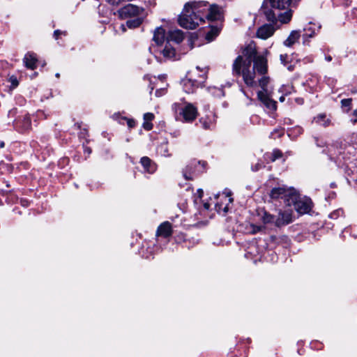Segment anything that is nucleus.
Here are the masks:
<instances>
[{"label":"nucleus","instance_id":"nucleus-22","mask_svg":"<svg viewBox=\"0 0 357 357\" xmlns=\"http://www.w3.org/2000/svg\"><path fill=\"white\" fill-rule=\"evenodd\" d=\"M314 121L316 123L323 126L324 127H326L330 124V120L328 119H326V115L324 114H318L316 117H314Z\"/></svg>","mask_w":357,"mask_h":357},{"label":"nucleus","instance_id":"nucleus-37","mask_svg":"<svg viewBox=\"0 0 357 357\" xmlns=\"http://www.w3.org/2000/svg\"><path fill=\"white\" fill-rule=\"evenodd\" d=\"M127 123H128V126L129 128H133L135 125V122L133 121V120H131V119H128L127 121Z\"/></svg>","mask_w":357,"mask_h":357},{"label":"nucleus","instance_id":"nucleus-2","mask_svg":"<svg viewBox=\"0 0 357 357\" xmlns=\"http://www.w3.org/2000/svg\"><path fill=\"white\" fill-rule=\"evenodd\" d=\"M207 1H193L185 3L182 14L179 16L178 23L181 26L194 29L204 22L202 13L206 10Z\"/></svg>","mask_w":357,"mask_h":357},{"label":"nucleus","instance_id":"nucleus-27","mask_svg":"<svg viewBox=\"0 0 357 357\" xmlns=\"http://www.w3.org/2000/svg\"><path fill=\"white\" fill-rule=\"evenodd\" d=\"M341 103H342V107H344V108L347 107L346 111L348 112L350 109L351 99V98L343 99V100H342Z\"/></svg>","mask_w":357,"mask_h":357},{"label":"nucleus","instance_id":"nucleus-45","mask_svg":"<svg viewBox=\"0 0 357 357\" xmlns=\"http://www.w3.org/2000/svg\"><path fill=\"white\" fill-rule=\"evenodd\" d=\"M288 69H289V70H293V67H292V66H288Z\"/></svg>","mask_w":357,"mask_h":357},{"label":"nucleus","instance_id":"nucleus-12","mask_svg":"<svg viewBox=\"0 0 357 357\" xmlns=\"http://www.w3.org/2000/svg\"><path fill=\"white\" fill-rule=\"evenodd\" d=\"M268 91H258L257 96L259 100L269 109H276V102L270 98Z\"/></svg>","mask_w":357,"mask_h":357},{"label":"nucleus","instance_id":"nucleus-41","mask_svg":"<svg viewBox=\"0 0 357 357\" xmlns=\"http://www.w3.org/2000/svg\"><path fill=\"white\" fill-rule=\"evenodd\" d=\"M326 59L328 61H331L332 60V57L331 56H328L326 57Z\"/></svg>","mask_w":357,"mask_h":357},{"label":"nucleus","instance_id":"nucleus-16","mask_svg":"<svg viewBox=\"0 0 357 357\" xmlns=\"http://www.w3.org/2000/svg\"><path fill=\"white\" fill-rule=\"evenodd\" d=\"M183 33L178 29L169 31L167 36V40L168 43L173 41L176 43H180L181 41H183Z\"/></svg>","mask_w":357,"mask_h":357},{"label":"nucleus","instance_id":"nucleus-8","mask_svg":"<svg viewBox=\"0 0 357 357\" xmlns=\"http://www.w3.org/2000/svg\"><path fill=\"white\" fill-rule=\"evenodd\" d=\"M143 9L133 4H128L119 10V17L122 19H126L139 15L142 13Z\"/></svg>","mask_w":357,"mask_h":357},{"label":"nucleus","instance_id":"nucleus-42","mask_svg":"<svg viewBox=\"0 0 357 357\" xmlns=\"http://www.w3.org/2000/svg\"><path fill=\"white\" fill-rule=\"evenodd\" d=\"M204 208H205L206 209H208V208H209V204H207V203H206V204H204Z\"/></svg>","mask_w":357,"mask_h":357},{"label":"nucleus","instance_id":"nucleus-32","mask_svg":"<svg viewBox=\"0 0 357 357\" xmlns=\"http://www.w3.org/2000/svg\"><path fill=\"white\" fill-rule=\"evenodd\" d=\"M143 128L146 130H150L153 128V124L150 121H144Z\"/></svg>","mask_w":357,"mask_h":357},{"label":"nucleus","instance_id":"nucleus-36","mask_svg":"<svg viewBox=\"0 0 357 357\" xmlns=\"http://www.w3.org/2000/svg\"><path fill=\"white\" fill-rule=\"evenodd\" d=\"M200 122L202 123L203 128L204 129H209L211 128L210 125L206 121H204L202 119L200 120Z\"/></svg>","mask_w":357,"mask_h":357},{"label":"nucleus","instance_id":"nucleus-50","mask_svg":"<svg viewBox=\"0 0 357 357\" xmlns=\"http://www.w3.org/2000/svg\"><path fill=\"white\" fill-rule=\"evenodd\" d=\"M356 121H357V119H354V120H353V123H356Z\"/></svg>","mask_w":357,"mask_h":357},{"label":"nucleus","instance_id":"nucleus-15","mask_svg":"<svg viewBox=\"0 0 357 357\" xmlns=\"http://www.w3.org/2000/svg\"><path fill=\"white\" fill-rule=\"evenodd\" d=\"M172 234V228L170 222L166 221L162 222L158 228L156 234L165 238L169 237Z\"/></svg>","mask_w":357,"mask_h":357},{"label":"nucleus","instance_id":"nucleus-29","mask_svg":"<svg viewBox=\"0 0 357 357\" xmlns=\"http://www.w3.org/2000/svg\"><path fill=\"white\" fill-rule=\"evenodd\" d=\"M280 157H282V153L279 150H274L272 153V155H271V161H275V160H277L278 158H280Z\"/></svg>","mask_w":357,"mask_h":357},{"label":"nucleus","instance_id":"nucleus-35","mask_svg":"<svg viewBox=\"0 0 357 357\" xmlns=\"http://www.w3.org/2000/svg\"><path fill=\"white\" fill-rule=\"evenodd\" d=\"M308 31H310V33H306L305 35H304V37H308V38H312L313 37V36L314 35V31H312L310 28L308 29Z\"/></svg>","mask_w":357,"mask_h":357},{"label":"nucleus","instance_id":"nucleus-9","mask_svg":"<svg viewBox=\"0 0 357 357\" xmlns=\"http://www.w3.org/2000/svg\"><path fill=\"white\" fill-rule=\"evenodd\" d=\"M253 68L250 70L257 71L258 73L261 75H265L268 71V61L266 58V55H259L256 57L254 61Z\"/></svg>","mask_w":357,"mask_h":357},{"label":"nucleus","instance_id":"nucleus-46","mask_svg":"<svg viewBox=\"0 0 357 357\" xmlns=\"http://www.w3.org/2000/svg\"><path fill=\"white\" fill-rule=\"evenodd\" d=\"M199 193L200 194V197L202 196V194L203 193L202 190H199Z\"/></svg>","mask_w":357,"mask_h":357},{"label":"nucleus","instance_id":"nucleus-18","mask_svg":"<svg viewBox=\"0 0 357 357\" xmlns=\"http://www.w3.org/2000/svg\"><path fill=\"white\" fill-rule=\"evenodd\" d=\"M141 164L142 165L144 171L148 173H153L155 171V166L151 162V160L148 157H143L141 159Z\"/></svg>","mask_w":357,"mask_h":357},{"label":"nucleus","instance_id":"nucleus-3","mask_svg":"<svg viewBox=\"0 0 357 357\" xmlns=\"http://www.w3.org/2000/svg\"><path fill=\"white\" fill-rule=\"evenodd\" d=\"M291 0H267L266 3L271 6L270 9L264 10V14L268 21L281 23H288L291 17L292 13L289 7Z\"/></svg>","mask_w":357,"mask_h":357},{"label":"nucleus","instance_id":"nucleus-47","mask_svg":"<svg viewBox=\"0 0 357 357\" xmlns=\"http://www.w3.org/2000/svg\"><path fill=\"white\" fill-rule=\"evenodd\" d=\"M0 146H1V148H3V147L4 146V143H3V142H1V143L0 144Z\"/></svg>","mask_w":357,"mask_h":357},{"label":"nucleus","instance_id":"nucleus-4","mask_svg":"<svg viewBox=\"0 0 357 357\" xmlns=\"http://www.w3.org/2000/svg\"><path fill=\"white\" fill-rule=\"evenodd\" d=\"M172 109L175 113L176 119H178L179 114L183 122L192 123L198 116L197 108L190 102H185L181 107L180 103L176 102L172 105Z\"/></svg>","mask_w":357,"mask_h":357},{"label":"nucleus","instance_id":"nucleus-44","mask_svg":"<svg viewBox=\"0 0 357 357\" xmlns=\"http://www.w3.org/2000/svg\"><path fill=\"white\" fill-rule=\"evenodd\" d=\"M284 96H281V97L280 98V100L281 102H283V101H284Z\"/></svg>","mask_w":357,"mask_h":357},{"label":"nucleus","instance_id":"nucleus-33","mask_svg":"<svg viewBox=\"0 0 357 357\" xmlns=\"http://www.w3.org/2000/svg\"><path fill=\"white\" fill-rule=\"evenodd\" d=\"M287 59H288L287 54H281L280 55V61H281L282 63H283L284 65L287 64Z\"/></svg>","mask_w":357,"mask_h":357},{"label":"nucleus","instance_id":"nucleus-21","mask_svg":"<svg viewBox=\"0 0 357 357\" xmlns=\"http://www.w3.org/2000/svg\"><path fill=\"white\" fill-rule=\"evenodd\" d=\"M162 53L163 56L167 59H172L175 56V50L168 42L162 50Z\"/></svg>","mask_w":357,"mask_h":357},{"label":"nucleus","instance_id":"nucleus-48","mask_svg":"<svg viewBox=\"0 0 357 357\" xmlns=\"http://www.w3.org/2000/svg\"><path fill=\"white\" fill-rule=\"evenodd\" d=\"M55 76L59 78L60 77V74L59 73H56Z\"/></svg>","mask_w":357,"mask_h":357},{"label":"nucleus","instance_id":"nucleus-38","mask_svg":"<svg viewBox=\"0 0 357 357\" xmlns=\"http://www.w3.org/2000/svg\"><path fill=\"white\" fill-rule=\"evenodd\" d=\"M162 95H163V93H162V91H155V96L156 97H160Z\"/></svg>","mask_w":357,"mask_h":357},{"label":"nucleus","instance_id":"nucleus-11","mask_svg":"<svg viewBox=\"0 0 357 357\" xmlns=\"http://www.w3.org/2000/svg\"><path fill=\"white\" fill-rule=\"evenodd\" d=\"M292 210L286 209L284 211H280L278 217L276 218L275 225L277 227H282L288 225L292 222Z\"/></svg>","mask_w":357,"mask_h":357},{"label":"nucleus","instance_id":"nucleus-14","mask_svg":"<svg viewBox=\"0 0 357 357\" xmlns=\"http://www.w3.org/2000/svg\"><path fill=\"white\" fill-rule=\"evenodd\" d=\"M23 62L26 68L31 70L35 69L38 62L36 54L33 52H27L23 59Z\"/></svg>","mask_w":357,"mask_h":357},{"label":"nucleus","instance_id":"nucleus-5","mask_svg":"<svg viewBox=\"0 0 357 357\" xmlns=\"http://www.w3.org/2000/svg\"><path fill=\"white\" fill-rule=\"evenodd\" d=\"M295 199L288 198V206H294L295 210L300 214L308 213L312 208L311 199L307 197H300L299 194L295 190Z\"/></svg>","mask_w":357,"mask_h":357},{"label":"nucleus","instance_id":"nucleus-40","mask_svg":"<svg viewBox=\"0 0 357 357\" xmlns=\"http://www.w3.org/2000/svg\"><path fill=\"white\" fill-rule=\"evenodd\" d=\"M227 197H230V196H231V193H230V192H229V193L227 195ZM229 202H233V199H232V198H231V197H229Z\"/></svg>","mask_w":357,"mask_h":357},{"label":"nucleus","instance_id":"nucleus-28","mask_svg":"<svg viewBox=\"0 0 357 357\" xmlns=\"http://www.w3.org/2000/svg\"><path fill=\"white\" fill-rule=\"evenodd\" d=\"M218 29H211L210 31H208L207 33H206V39L208 40H213V36L212 35H213L214 36H217L218 34Z\"/></svg>","mask_w":357,"mask_h":357},{"label":"nucleus","instance_id":"nucleus-17","mask_svg":"<svg viewBox=\"0 0 357 357\" xmlns=\"http://www.w3.org/2000/svg\"><path fill=\"white\" fill-rule=\"evenodd\" d=\"M165 29L161 27H157L153 33V40L157 45H161L165 38Z\"/></svg>","mask_w":357,"mask_h":357},{"label":"nucleus","instance_id":"nucleus-10","mask_svg":"<svg viewBox=\"0 0 357 357\" xmlns=\"http://www.w3.org/2000/svg\"><path fill=\"white\" fill-rule=\"evenodd\" d=\"M205 9L206 8H205ZM206 10L202 13L203 17H206L208 20L211 21L219 20L222 18L223 9L217 4L211 5L210 8L208 9V13L204 14V13Z\"/></svg>","mask_w":357,"mask_h":357},{"label":"nucleus","instance_id":"nucleus-23","mask_svg":"<svg viewBox=\"0 0 357 357\" xmlns=\"http://www.w3.org/2000/svg\"><path fill=\"white\" fill-rule=\"evenodd\" d=\"M261 221L264 222V224H274L276 218L274 215L267 213L266 211H264L261 217Z\"/></svg>","mask_w":357,"mask_h":357},{"label":"nucleus","instance_id":"nucleus-43","mask_svg":"<svg viewBox=\"0 0 357 357\" xmlns=\"http://www.w3.org/2000/svg\"><path fill=\"white\" fill-rule=\"evenodd\" d=\"M354 116H355L356 117H357V109L354 110V113H353Z\"/></svg>","mask_w":357,"mask_h":357},{"label":"nucleus","instance_id":"nucleus-49","mask_svg":"<svg viewBox=\"0 0 357 357\" xmlns=\"http://www.w3.org/2000/svg\"><path fill=\"white\" fill-rule=\"evenodd\" d=\"M86 151H87L89 154L91 153V151L89 149L86 150Z\"/></svg>","mask_w":357,"mask_h":357},{"label":"nucleus","instance_id":"nucleus-26","mask_svg":"<svg viewBox=\"0 0 357 357\" xmlns=\"http://www.w3.org/2000/svg\"><path fill=\"white\" fill-rule=\"evenodd\" d=\"M142 23V20L139 18H137L135 20H128L126 22L127 26L129 28H135L139 26Z\"/></svg>","mask_w":357,"mask_h":357},{"label":"nucleus","instance_id":"nucleus-19","mask_svg":"<svg viewBox=\"0 0 357 357\" xmlns=\"http://www.w3.org/2000/svg\"><path fill=\"white\" fill-rule=\"evenodd\" d=\"M298 31H292L289 37L284 41V45L287 47L292 46L300 38Z\"/></svg>","mask_w":357,"mask_h":357},{"label":"nucleus","instance_id":"nucleus-20","mask_svg":"<svg viewBox=\"0 0 357 357\" xmlns=\"http://www.w3.org/2000/svg\"><path fill=\"white\" fill-rule=\"evenodd\" d=\"M181 85L183 87L186 88H203L205 85L200 82L192 81L188 79H184L181 80Z\"/></svg>","mask_w":357,"mask_h":357},{"label":"nucleus","instance_id":"nucleus-34","mask_svg":"<svg viewBox=\"0 0 357 357\" xmlns=\"http://www.w3.org/2000/svg\"><path fill=\"white\" fill-rule=\"evenodd\" d=\"M60 34H64L66 35V32L65 31H61L60 30H55L54 32V36L55 37L56 39L58 38V36Z\"/></svg>","mask_w":357,"mask_h":357},{"label":"nucleus","instance_id":"nucleus-30","mask_svg":"<svg viewBox=\"0 0 357 357\" xmlns=\"http://www.w3.org/2000/svg\"><path fill=\"white\" fill-rule=\"evenodd\" d=\"M9 82L11 84V87L15 88L18 86L19 82L15 76H11L9 78Z\"/></svg>","mask_w":357,"mask_h":357},{"label":"nucleus","instance_id":"nucleus-7","mask_svg":"<svg viewBox=\"0 0 357 357\" xmlns=\"http://www.w3.org/2000/svg\"><path fill=\"white\" fill-rule=\"evenodd\" d=\"M204 162L192 160L183 169V176L186 180H192L198 173L202 172L205 169Z\"/></svg>","mask_w":357,"mask_h":357},{"label":"nucleus","instance_id":"nucleus-13","mask_svg":"<svg viewBox=\"0 0 357 357\" xmlns=\"http://www.w3.org/2000/svg\"><path fill=\"white\" fill-rule=\"evenodd\" d=\"M275 32V28L271 24H264L260 26L257 31V37L266 40L272 36Z\"/></svg>","mask_w":357,"mask_h":357},{"label":"nucleus","instance_id":"nucleus-24","mask_svg":"<svg viewBox=\"0 0 357 357\" xmlns=\"http://www.w3.org/2000/svg\"><path fill=\"white\" fill-rule=\"evenodd\" d=\"M258 86H260L262 89H265L266 88L273 86L271 84V80L270 77L268 76H263L261 79L258 80Z\"/></svg>","mask_w":357,"mask_h":357},{"label":"nucleus","instance_id":"nucleus-39","mask_svg":"<svg viewBox=\"0 0 357 357\" xmlns=\"http://www.w3.org/2000/svg\"><path fill=\"white\" fill-rule=\"evenodd\" d=\"M261 167V165L258 163L257 165H256V166L255 167L252 168L253 171H257L259 170Z\"/></svg>","mask_w":357,"mask_h":357},{"label":"nucleus","instance_id":"nucleus-6","mask_svg":"<svg viewBox=\"0 0 357 357\" xmlns=\"http://www.w3.org/2000/svg\"><path fill=\"white\" fill-rule=\"evenodd\" d=\"M295 189L291 188H287L284 185L273 188L270 193L269 196L272 199H284V202L288 205V198L295 199Z\"/></svg>","mask_w":357,"mask_h":357},{"label":"nucleus","instance_id":"nucleus-1","mask_svg":"<svg viewBox=\"0 0 357 357\" xmlns=\"http://www.w3.org/2000/svg\"><path fill=\"white\" fill-rule=\"evenodd\" d=\"M243 56L246 57L243 60L242 56H238L233 63V71L237 75H242L243 81L248 87L257 86L255 81V73L250 70L251 63L257 57V52L253 43L249 44L243 52Z\"/></svg>","mask_w":357,"mask_h":357},{"label":"nucleus","instance_id":"nucleus-31","mask_svg":"<svg viewBox=\"0 0 357 357\" xmlns=\"http://www.w3.org/2000/svg\"><path fill=\"white\" fill-rule=\"evenodd\" d=\"M154 119V114L153 113L147 112L144 114V121H151Z\"/></svg>","mask_w":357,"mask_h":357},{"label":"nucleus","instance_id":"nucleus-25","mask_svg":"<svg viewBox=\"0 0 357 357\" xmlns=\"http://www.w3.org/2000/svg\"><path fill=\"white\" fill-rule=\"evenodd\" d=\"M264 229V227L257 226L254 224L250 225V228L248 229V232L252 234H255Z\"/></svg>","mask_w":357,"mask_h":357}]
</instances>
